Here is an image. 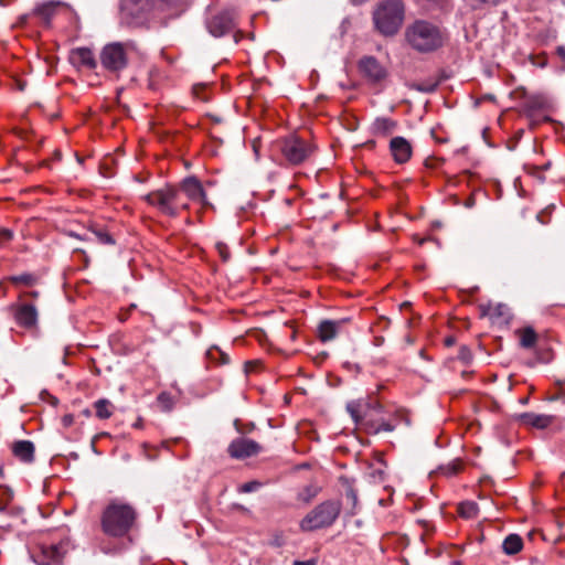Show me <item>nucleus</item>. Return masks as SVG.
<instances>
[{
	"mask_svg": "<svg viewBox=\"0 0 565 565\" xmlns=\"http://www.w3.org/2000/svg\"><path fill=\"white\" fill-rule=\"evenodd\" d=\"M71 550V540L68 536H64L57 542L40 543L33 552V558L38 565H62Z\"/></svg>",
	"mask_w": 565,
	"mask_h": 565,
	"instance_id": "obj_8",
	"label": "nucleus"
},
{
	"mask_svg": "<svg viewBox=\"0 0 565 565\" xmlns=\"http://www.w3.org/2000/svg\"><path fill=\"white\" fill-rule=\"evenodd\" d=\"M524 170L530 175L537 178L541 182L545 181V178L542 175V167L535 164H525Z\"/></svg>",
	"mask_w": 565,
	"mask_h": 565,
	"instance_id": "obj_34",
	"label": "nucleus"
},
{
	"mask_svg": "<svg viewBox=\"0 0 565 565\" xmlns=\"http://www.w3.org/2000/svg\"><path fill=\"white\" fill-rule=\"evenodd\" d=\"M341 511L338 501H324L312 509L300 522V529L311 532L318 529L328 527L334 523Z\"/></svg>",
	"mask_w": 565,
	"mask_h": 565,
	"instance_id": "obj_7",
	"label": "nucleus"
},
{
	"mask_svg": "<svg viewBox=\"0 0 565 565\" xmlns=\"http://www.w3.org/2000/svg\"><path fill=\"white\" fill-rule=\"evenodd\" d=\"M12 454L19 460L24 462H32L34 459V445L30 440H18L12 444Z\"/></svg>",
	"mask_w": 565,
	"mask_h": 565,
	"instance_id": "obj_20",
	"label": "nucleus"
},
{
	"mask_svg": "<svg viewBox=\"0 0 565 565\" xmlns=\"http://www.w3.org/2000/svg\"><path fill=\"white\" fill-rule=\"evenodd\" d=\"M445 344L446 347H451L455 344V338L454 337H448L445 339Z\"/></svg>",
	"mask_w": 565,
	"mask_h": 565,
	"instance_id": "obj_46",
	"label": "nucleus"
},
{
	"mask_svg": "<svg viewBox=\"0 0 565 565\" xmlns=\"http://www.w3.org/2000/svg\"><path fill=\"white\" fill-rule=\"evenodd\" d=\"M541 167H542V171L547 170L551 167V162H546V163L542 164Z\"/></svg>",
	"mask_w": 565,
	"mask_h": 565,
	"instance_id": "obj_49",
	"label": "nucleus"
},
{
	"mask_svg": "<svg viewBox=\"0 0 565 565\" xmlns=\"http://www.w3.org/2000/svg\"><path fill=\"white\" fill-rule=\"evenodd\" d=\"M347 411L354 423L366 434L391 433L402 420L408 423L407 414L402 408L386 409L376 398L367 397L350 402Z\"/></svg>",
	"mask_w": 565,
	"mask_h": 565,
	"instance_id": "obj_1",
	"label": "nucleus"
},
{
	"mask_svg": "<svg viewBox=\"0 0 565 565\" xmlns=\"http://www.w3.org/2000/svg\"><path fill=\"white\" fill-rule=\"evenodd\" d=\"M7 280L14 286L32 287L38 282L39 277L31 273H23L21 275L10 276Z\"/></svg>",
	"mask_w": 565,
	"mask_h": 565,
	"instance_id": "obj_27",
	"label": "nucleus"
},
{
	"mask_svg": "<svg viewBox=\"0 0 565 565\" xmlns=\"http://www.w3.org/2000/svg\"><path fill=\"white\" fill-rule=\"evenodd\" d=\"M0 4H1V6H7V4L4 3V0H0Z\"/></svg>",
	"mask_w": 565,
	"mask_h": 565,
	"instance_id": "obj_55",
	"label": "nucleus"
},
{
	"mask_svg": "<svg viewBox=\"0 0 565 565\" xmlns=\"http://www.w3.org/2000/svg\"><path fill=\"white\" fill-rule=\"evenodd\" d=\"M467 206H472L473 205V200L472 199H469L468 202L466 203Z\"/></svg>",
	"mask_w": 565,
	"mask_h": 565,
	"instance_id": "obj_52",
	"label": "nucleus"
},
{
	"mask_svg": "<svg viewBox=\"0 0 565 565\" xmlns=\"http://www.w3.org/2000/svg\"><path fill=\"white\" fill-rule=\"evenodd\" d=\"M405 40L416 52L431 53L444 46L447 36L437 24L426 20H416L406 28Z\"/></svg>",
	"mask_w": 565,
	"mask_h": 565,
	"instance_id": "obj_3",
	"label": "nucleus"
},
{
	"mask_svg": "<svg viewBox=\"0 0 565 565\" xmlns=\"http://www.w3.org/2000/svg\"><path fill=\"white\" fill-rule=\"evenodd\" d=\"M74 423V416L72 414H66L62 417V424L64 427H70Z\"/></svg>",
	"mask_w": 565,
	"mask_h": 565,
	"instance_id": "obj_41",
	"label": "nucleus"
},
{
	"mask_svg": "<svg viewBox=\"0 0 565 565\" xmlns=\"http://www.w3.org/2000/svg\"><path fill=\"white\" fill-rule=\"evenodd\" d=\"M164 0H122L121 11L135 22H141L156 10L163 11Z\"/></svg>",
	"mask_w": 565,
	"mask_h": 565,
	"instance_id": "obj_9",
	"label": "nucleus"
},
{
	"mask_svg": "<svg viewBox=\"0 0 565 565\" xmlns=\"http://www.w3.org/2000/svg\"><path fill=\"white\" fill-rule=\"evenodd\" d=\"M520 403L523 404V405L527 404L529 403V396L521 398Z\"/></svg>",
	"mask_w": 565,
	"mask_h": 565,
	"instance_id": "obj_50",
	"label": "nucleus"
},
{
	"mask_svg": "<svg viewBox=\"0 0 565 565\" xmlns=\"http://www.w3.org/2000/svg\"><path fill=\"white\" fill-rule=\"evenodd\" d=\"M390 150L394 161L398 164L407 162L413 153L412 145L404 137H394L390 141Z\"/></svg>",
	"mask_w": 565,
	"mask_h": 565,
	"instance_id": "obj_16",
	"label": "nucleus"
},
{
	"mask_svg": "<svg viewBox=\"0 0 565 565\" xmlns=\"http://www.w3.org/2000/svg\"><path fill=\"white\" fill-rule=\"evenodd\" d=\"M102 550L104 551V553H109V552H111V550H106L105 547H102Z\"/></svg>",
	"mask_w": 565,
	"mask_h": 565,
	"instance_id": "obj_53",
	"label": "nucleus"
},
{
	"mask_svg": "<svg viewBox=\"0 0 565 565\" xmlns=\"http://www.w3.org/2000/svg\"><path fill=\"white\" fill-rule=\"evenodd\" d=\"M102 65L109 72H119L127 66V52L122 44L111 43L106 45L100 54Z\"/></svg>",
	"mask_w": 565,
	"mask_h": 565,
	"instance_id": "obj_11",
	"label": "nucleus"
},
{
	"mask_svg": "<svg viewBox=\"0 0 565 565\" xmlns=\"http://www.w3.org/2000/svg\"><path fill=\"white\" fill-rule=\"evenodd\" d=\"M509 307L504 303L490 305L488 308V313L492 318H502L503 320H507L509 318Z\"/></svg>",
	"mask_w": 565,
	"mask_h": 565,
	"instance_id": "obj_30",
	"label": "nucleus"
},
{
	"mask_svg": "<svg viewBox=\"0 0 565 565\" xmlns=\"http://www.w3.org/2000/svg\"><path fill=\"white\" fill-rule=\"evenodd\" d=\"M458 359L463 364H469L472 361V353H471L470 349L466 345L460 347L459 352H458Z\"/></svg>",
	"mask_w": 565,
	"mask_h": 565,
	"instance_id": "obj_35",
	"label": "nucleus"
},
{
	"mask_svg": "<svg viewBox=\"0 0 565 565\" xmlns=\"http://www.w3.org/2000/svg\"><path fill=\"white\" fill-rule=\"evenodd\" d=\"M262 451L263 446L260 444L246 437H238L233 439L227 447V454L231 458L236 460H243L253 456H257Z\"/></svg>",
	"mask_w": 565,
	"mask_h": 565,
	"instance_id": "obj_14",
	"label": "nucleus"
},
{
	"mask_svg": "<svg viewBox=\"0 0 565 565\" xmlns=\"http://www.w3.org/2000/svg\"><path fill=\"white\" fill-rule=\"evenodd\" d=\"M175 185L189 205L190 202H196L201 204L202 209L212 207V204L207 199L206 191L196 177H186Z\"/></svg>",
	"mask_w": 565,
	"mask_h": 565,
	"instance_id": "obj_10",
	"label": "nucleus"
},
{
	"mask_svg": "<svg viewBox=\"0 0 565 565\" xmlns=\"http://www.w3.org/2000/svg\"><path fill=\"white\" fill-rule=\"evenodd\" d=\"M235 26V14L232 10H221L211 15L206 20L209 32L220 38L230 33Z\"/></svg>",
	"mask_w": 565,
	"mask_h": 565,
	"instance_id": "obj_12",
	"label": "nucleus"
},
{
	"mask_svg": "<svg viewBox=\"0 0 565 565\" xmlns=\"http://www.w3.org/2000/svg\"><path fill=\"white\" fill-rule=\"evenodd\" d=\"M142 199L152 207L157 209L162 215L177 217L182 211H188L190 205L181 195L175 184H166L142 196Z\"/></svg>",
	"mask_w": 565,
	"mask_h": 565,
	"instance_id": "obj_4",
	"label": "nucleus"
},
{
	"mask_svg": "<svg viewBox=\"0 0 565 565\" xmlns=\"http://www.w3.org/2000/svg\"><path fill=\"white\" fill-rule=\"evenodd\" d=\"M520 345L524 349H531L536 344L537 334L532 327H526L518 330Z\"/></svg>",
	"mask_w": 565,
	"mask_h": 565,
	"instance_id": "obj_25",
	"label": "nucleus"
},
{
	"mask_svg": "<svg viewBox=\"0 0 565 565\" xmlns=\"http://www.w3.org/2000/svg\"><path fill=\"white\" fill-rule=\"evenodd\" d=\"M317 561L315 558L307 559V561H295L294 565H316Z\"/></svg>",
	"mask_w": 565,
	"mask_h": 565,
	"instance_id": "obj_44",
	"label": "nucleus"
},
{
	"mask_svg": "<svg viewBox=\"0 0 565 565\" xmlns=\"http://www.w3.org/2000/svg\"><path fill=\"white\" fill-rule=\"evenodd\" d=\"M341 484L345 488V499L349 505V513L354 515L356 513L358 508V493L354 489L352 482L347 477L340 478Z\"/></svg>",
	"mask_w": 565,
	"mask_h": 565,
	"instance_id": "obj_21",
	"label": "nucleus"
},
{
	"mask_svg": "<svg viewBox=\"0 0 565 565\" xmlns=\"http://www.w3.org/2000/svg\"><path fill=\"white\" fill-rule=\"evenodd\" d=\"M136 309V305H130L129 308L127 309H122L119 315H118V319L120 322H125L128 320L129 316H130V312L131 310Z\"/></svg>",
	"mask_w": 565,
	"mask_h": 565,
	"instance_id": "obj_38",
	"label": "nucleus"
},
{
	"mask_svg": "<svg viewBox=\"0 0 565 565\" xmlns=\"http://www.w3.org/2000/svg\"><path fill=\"white\" fill-rule=\"evenodd\" d=\"M83 415L86 416V417H89L92 415V412L90 409L86 408L83 411Z\"/></svg>",
	"mask_w": 565,
	"mask_h": 565,
	"instance_id": "obj_48",
	"label": "nucleus"
},
{
	"mask_svg": "<svg viewBox=\"0 0 565 565\" xmlns=\"http://www.w3.org/2000/svg\"><path fill=\"white\" fill-rule=\"evenodd\" d=\"M39 11H40L42 14H50V13H51V11H52V2L43 3V4L39 8Z\"/></svg>",
	"mask_w": 565,
	"mask_h": 565,
	"instance_id": "obj_43",
	"label": "nucleus"
},
{
	"mask_svg": "<svg viewBox=\"0 0 565 565\" xmlns=\"http://www.w3.org/2000/svg\"><path fill=\"white\" fill-rule=\"evenodd\" d=\"M206 355L211 360H218L220 364H226L230 362V358L226 353L220 350L217 347H212L207 350Z\"/></svg>",
	"mask_w": 565,
	"mask_h": 565,
	"instance_id": "obj_31",
	"label": "nucleus"
},
{
	"mask_svg": "<svg viewBox=\"0 0 565 565\" xmlns=\"http://www.w3.org/2000/svg\"><path fill=\"white\" fill-rule=\"evenodd\" d=\"M557 55L565 62V46L561 45L556 49Z\"/></svg>",
	"mask_w": 565,
	"mask_h": 565,
	"instance_id": "obj_45",
	"label": "nucleus"
},
{
	"mask_svg": "<svg viewBox=\"0 0 565 565\" xmlns=\"http://www.w3.org/2000/svg\"><path fill=\"white\" fill-rule=\"evenodd\" d=\"M315 495H316V492L309 493V497H305V498H302V500L306 502H309Z\"/></svg>",
	"mask_w": 565,
	"mask_h": 565,
	"instance_id": "obj_47",
	"label": "nucleus"
},
{
	"mask_svg": "<svg viewBox=\"0 0 565 565\" xmlns=\"http://www.w3.org/2000/svg\"><path fill=\"white\" fill-rule=\"evenodd\" d=\"M138 513L129 503L110 501L100 515V527L105 535L113 539L127 537L136 524Z\"/></svg>",
	"mask_w": 565,
	"mask_h": 565,
	"instance_id": "obj_2",
	"label": "nucleus"
},
{
	"mask_svg": "<svg viewBox=\"0 0 565 565\" xmlns=\"http://www.w3.org/2000/svg\"><path fill=\"white\" fill-rule=\"evenodd\" d=\"M409 87L413 89H416L418 92L431 93L435 90L436 84H416V83H414V84H411Z\"/></svg>",
	"mask_w": 565,
	"mask_h": 565,
	"instance_id": "obj_37",
	"label": "nucleus"
},
{
	"mask_svg": "<svg viewBox=\"0 0 565 565\" xmlns=\"http://www.w3.org/2000/svg\"><path fill=\"white\" fill-rule=\"evenodd\" d=\"M13 237V233L7 228H0V242H9Z\"/></svg>",
	"mask_w": 565,
	"mask_h": 565,
	"instance_id": "obj_39",
	"label": "nucleus"
},
{
	"mask_svg": "<svg viewBox=\"0 0 565 565\" xmlns=\"http://www.w3.org/2000/svg\"><path fill=\"white\" fill-rule=\"evenodd\" d=\"M108 436H109V434H108V433H99V434H97V435H95V436L93 437L92 443H90V447H92V449H93V451H94L95 454H98V451H97V449H96V443H97L100 438H103V437H108Z\"/></svg>",
	"mask_w": 565,
	"mask_h": 565,
	"instance_id": "obj_40",
	"label": "nucleus"
},
{
	"mask_svg": "<svg viewBox=\"0 0 565 565\" xmlns=\"http://www.w3.org/2000/svg\"><path fill=\"white\" fill-rule=\"evenodd\" d=\"M358 67L362 76L372 84H381L388 76L386 67L382 65L377 58L371 55L360 58Z\"/></svg>",
	"mask_w": 565,
	"mask_h": 565,
	"instance_id": "obj_13",
	"label": "nucleus"
},
{
	"mask_svg": "<svg viewBox=\"0 0 565 565\" xmlns=\"http://www.w3.org/2000/svg\"><path fill=\"white\" fill-rule=\"evenodd\" d=\"M348 320H323L318 326V338L322 342H328L333 340L337 335L341 327Z\"/></svg>",
	"mask_w": 565,
	"mask_h": 565,
	"instance_id": "obj_18",
	"label": "nucleus"
},
{
	"mask_svg": "<svg viewBox=\"0 0 565 565\" xmlns=\"http://www.w3.org/2000/svg\"><path fill=\"white\" fill-rule=\"evenodd\" d=\"M262 487V483L257 480L248 481L239 486L238 491L241 493H249L257 491Z\"/></svg>",
	"mask_w": 565,
	"mask_h": 565,
	"instance_id": "obj_33",
	"label": "nucleus"
},
{
	"mask_svg": "<svg viewBox=\"0 0 565 565\" xmlns=\"http://www.w3.org/2000/svg\"><path fill=\"white\" fill-rule=\"evenodd\" d=\"M522 547L523 540L518 534L508 535L502 543L503 552L508 555L518 554L522 550Z\"/></svg>",
	"mask_w": 565,
	"mask_h": 565,
	"instance_id": "obj_24",
	"label": "nucleus"
},
{
	"mask_svg": "<svg viewBox=\"0 0 565 565\" xmlns=\"http://www.w3.org/2000/svg\"><path fill=\"white\" fill-rule=\"evenodd\" d=\"M397 127L395 120L391 118L380 117L376 118L372 125L375 135L386 136L392 134Z\"/></svg>",
	"mask_w": 565,
	"mask_h": 565,
	"instance_id": "obj_23",
	"label": "nucleus"
},
{
	"mask_svg": "<svg viewBox=\"0 0 565 565\" xmlns=\"http://www.w3.org/2000/svg\"><path fill=\"white\" fill-rule=\"evenodd\" d=\"M26 297H31V298H38L39 297V292L35 291V290H32V291H23L19 295V300H23L25 299Z\"/></svg>",
	"mask_w": 565,
	"mask_h": 565,
	"instance_id": "obj_42",
	"label": "nucleus"
},
{
	"mask_svg": "<svg viewBox=\"0 0 565 565\" xmlns=\"http://www.w3.org/2000/svg\"><path fill=\"white\" fill-rule=\"evenodd\" d=\"M158 403L161 404L163 409H166V411L170 409L171 405H172V399H171L170 394L164 393V392L159 394Z\"/></svg>",
	"mask_w": 565,
	"mask_h": 565,
	"instance_id": "obj_36",
	"label": "nucleus"
},
{
	"mask_svg": "<svg viewBox=\"0 0 565 565\" xmlns=\"http://www.w3.org/2000/svg\"><path fill=\"white\" fill-rule=\"evenodd\" d=\"M518 420L525 426L534 427L537 429H545L554 423L555 416L535 413H522L518 415Z\"/></svg>",
	"mask_w": 565,
	"mask_h": 565,
	"instance_id": "obj_17",
	"label": "nucleus"
},
{
	"mask_svg": "<svg viewBox=\"0 0 565 565\" xmlns=\"http://www.w3.org/2000/svg\"><path fill=\"white\" fill-rule=\"evenodd\" d=\"M71 61L73 64L87 70H93L96 66L93 52L86 47H78L74 50L71 54Z\"/></svg>",
	"mask_w": 565,
	"mask_h": 565,
	"instance_id": "obj_19",
	"label": "nucleus"
},
{
	"mask_svg": "<svg viewBox=\"0 0 565 565\" xmlns=\"http://www.w3.org/2000/svg\"><path fill=\"white\" fill-rule=\"evenodd\" d=\"M89 231L95 235L98 243L103 245H115L116 239L114 236L103 226L93 224L89 226Z\"/></svg>",
	"mask_w": 565,
	"mask_h": 565,
	"instance_id": "obj_26",
	"label": "nucleus"
},
{
	"mask_svg": "<svg viewBox=\"0 0 565 565\" xmlns=\"http://www.w3.org/2000/svg\"><path fill=\"white\" fill-rule=\"evenodd\" d=\"M404 4L402 0H383L373 11L375 30L384 36H393L404 21Z\"/></svg>",
	"mask_w": 565,
	"mask_h": 565,
	"instance_id": "obj_5",
	"label": "nucleus"
},
{
	"mask_svg": "<svg viewBox=\"0 0 565 565\" xmlns=\"http://www.w3.org/2000/svg\"><path fill=\"white\" fill-rule=\"evenodd\" d=\"M15 323L25 330L38 329L39 312L32 303H15L11 306Z\"/></svg>",
	"mask_w": 565,
	"mask_h": 565,
	"instance_id": "obj_15",
	"label": "nucleus"
},
{
	"mask_svg": "<svg viewBox=\"0 0 565 565\" xmlns=\"http://www.w3.org/2000/svg\"><path fill=\"white\" fill-rule=\"evenodd\" d=\"M95 416L98 419H108L115 412V405L107 398H99L94 404Z\"/></svg>",
	"mask_w": 565,
	"mask_h": 565,
	"instance_id": "obj_22",
	"label": "nucleus"
},
{
	"mask_svg": "<svg viewBox=\"0 0 565 565\" xmlns=\"http://www.w3.org/2000/svg\"><path fill=\"white\" fill-rule=\"evenodd\" d=\"M401 307H402L403 309H404V308H408V307H411V302L405 301V302H403V303H402V306H401Z\"/></svg>",
	"mask_w": 565,
	"mask_h": 565,
	"instance_id": "obj_51",
	"label": "nucleus"
},
{
	"mask_svg": "<svg viewBox=\"0 0 565 565\" xmlns=\"http://www.w3.org/2000/svg\"><path fill=\"white\" fill-rule=\"evenodd\" d=\"M253 363H254V362L248 361V362L246 363V366H249V365H252Z\"/></svg>",
	"mask_w": 565,
	"mask_h": 565,
	"instance_id": "obj_54",
	"label": "nucleus"
},
{
	"mask_svg": "<svg viewBox=\"0 0 565 565\" xmlns=\"http://www.w3.org/2000/svg\"><path fill=\"white\" fill-rule=\"evenodd\" d=\"M273 151L280 156L282 162L299 166L316 152V146L297 135H290L277 139L273 143Z\"/></svg>",
	"mask_w": 565,
	"mask_h": 565,
	"instance_id": "obj_6",
	"label": "nucleus"
},
{
	"mask_svg": "<svg viewBox=\"0 0 565 565\" xmlns=\"http://www.w3.org/2000/svg\"><path fill=\"white\" fill-rule=\"evenodd\" d=\"M215 248H216V250H217V253H218V256H220V258L222 259V262L226 263V262H228V260H230V258H231V252H230L228 246H227L225 243H223V242H217V243L215 244Z\"/></svg>",
	"mask_w": 565,
	"mask_h": 565,
	"instance_id": "obj_32",
	"label": "nucleus"
},
{
	"mask_svg": "<svg viewBox=\"0 0 565 565\" xmlns=\"http://www.w3.org/2000/svg\"><path fill=\"white\" fill-rule=\"evenodd\" d=\"M462 469H463V462L459 458L454 459L452 461L438 467L439 473L445 477L456 476L459 472H461Z\"/></svg>",
	"mask_w": 565,
	"mask_h": 565,
	"instance_id": "obj_28",
	"label": "nucleus"
},
{
	"mask_svg": "<svg viewBox=\"0 0 565 565\" xmlns=\"http://www.w3.org/2000/svg\"><path fill=\"white\" fill-rule=\"evenodd\" d=\"M457 511H458L459 515L465 519H473L478 515L479 508L476 502L463 501L458 504Z\"/></svg>",
	"mask_w": 565,
	"mask_h": 565,
	"instance_id": "obj_29",
	"label": "nucleus"
}]
</instances>
